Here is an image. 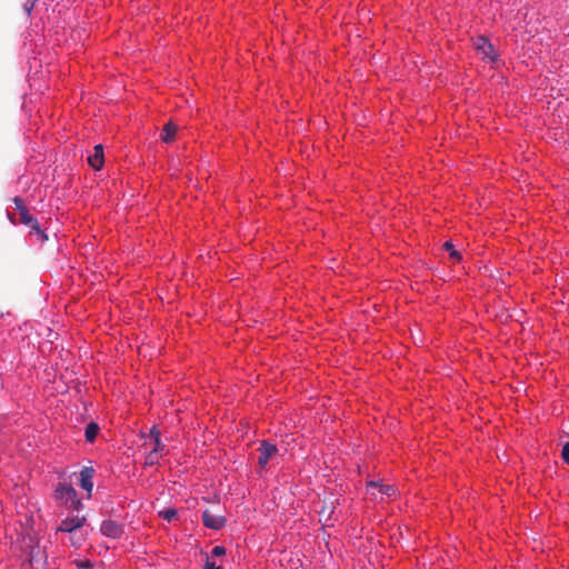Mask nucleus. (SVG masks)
<instances>
[{
	"instance_id": "21",
	"label": "nucleus",
	"mask_w": 569,
	"mask_h": 569,
	"mask_svg": "<svg viewBox=\"0 0 569 569\" xmlns=\"http://www.w3.org/2000/svg\"><path fill=\"white\" fill-rule=\"evenodd\" d=\"M561 457L566 463L569 465V442H566L562 447Z\"/></svg>"
},
{
	"instance_id": "5",
	"label": "nucleus",
	"mask_w": 569,
	"mask_h": 569,
	"mask_svg": "<svg viewBox=\"0 0 569 569\" xmlns=\"http://www.w3.org/2000/svg\"><path fill=\"white\" fill-rule=\"evenodd\" d=\"M337 503L338 500L333 496H330L329 498L322 500V506L319 509L318 513L320 521H322L325 525H328V522H330L333 519Z\"/></svg>"
},
{
	"instance_id": "11",
	"label": "nucleus",
	"mask_w": 569,
	"mask_h": 569,
	"mask_svg": "<svg viewBox=\"0 0 569 569\" xmlns=\"http://www.w3.org/2000/svg\"><path fill=\"white\" fill-rule=\"evenodd\" d=\"M177 130L178 127L172 121L167 122L162 128L161 140L166 143L173 141Z\"/></svg>"
},
{
	"instance_id": "25",
	"label": "nucleus",
	"mask_w": 569,
	"mask_h": 569,
	"mask_svg": "<svg viewBox=\"0 0 569 569\" xmlns=\"http://www.w3.org/2000/svg\"><path fill=\"white\" fill-rule=\"evenodd\" d=\"M204 569H222L221 566H217L214 562L212 561H207L206 566H204Z\"/></svg>"
},
{
	"instance_id": "1",
	"label": "nucleus",
	"mask_w": 569,
	"mask_h": 569,
	"mask_svg": "<svg viewBox=\"0 0 569 569\" xmlns=\"http://www.w3.org/2000/svg\"><path fill=\"white\" fill-rule=\"evenodd\" d=\"M56 499L63 506L80 510L82 508V502L78 498V493L76 489L69 483H59L54 490Z\"/></svg>"
},
{
	"instance_id": "19",
	"label": "nucleus",
	"mask_w": 569,
	"mask_h": 569,
	"mask_svg": "<svg viewBox=\"0 0 569 569\" xmlns=\"http://www.w3.org/2000/svg\"><path fill=\"white\" fill-rule=\"evenodd\" d=\"M13 202L16 204V209L19 211V214H21V212L23 211H28L27 207L24 206L22 199H20L19 197H16L13 199Z\"/></svg>"
},
{
	"instance_id": "24",
	"label": "nucleus",
	"mask_w": 569,
	"mask_h": 569,
	"mask_svg": "<svg viewBox=\"0 0 569 569\" xmlns=\"http://www.w3.org/2000/svg\"><path fill=\"white\" fill-rule=\"evenodd\" d=\"M77 566H78V568H84V569L92 568V563L89 560L79 561V562H77Z\"/></svg>"
},
{
	"instance_id": "22",
	"label": "nucleus",
	"mask_w": 569,
	"mask_h": 569,
	"mask_svg": "<svg viewBox=\"0 0 569 569\" xmlns=\"http://www.w3.org/2000/svg\"><path fill=\"white\" fill-rule=\"evenodd\" d=\"M152 442H153L152 449H158V453L162 455V451L164 449V445L161 442V440L160 439H156Z\"/></svg>"
},
{
	"instance_id": "7",
	"label": "nucleus",
	"mask_w": 569,
	"mask_h": 569,
	"mask_svg": "<svg viewBox=\"0 0 569 569\" xmlns=\"http://www.w3.org/2000/svg\"><path fill=\"white\" fill-rule=\"evenodd\" d=\"M86 522L84 516H71L67 517L61 521V523L58 527V531L68 532L71 533L74 530L81 528Z\"/></svg>"
},
{
	"instance_id": "23",
	"label": "nucleus",
	"mask_w": 569,
	"mask_h": 569,
	"mask_svg": "<svg viewBox=\"0 0 569 569\" xmlns=\"http://www.w3.org/2000/svg\"><path fill=\"white\" fill-rule=\"evenodd\" d=\"M156 439H160V431L156 427H152L150 430V440L153 441Z\"/></svg>"
},
{
	"instance_id": "12",
	"label": "nucleus",
	"mask_w": 569,
	"mask_h": 569,
	"mask_svg": "<svg viewBox=\"0 0 569 569\" xmlns=\"http://www.w3.org/2000/svg\"><path fill=\"white\" fill-rule=\"evenodd\" d=\"M46 556L44 551L37 545L30 547V551L28 553V560L31 565L40 561H44Z\"/></svg>"
},
{
	"instance_id": "13",
	"label": "nucleus",
	"mask_w": 569,
	"mask_h": 569,
	"mask_svg": "<svg viewBox=\"0 0 569 569\" xmlns=\"http://www.w3.org/2000/svg\"><path fill=\"white\" fill-rule=\"evenodd\" d=\"M19 220H20V223L29 227L30 231L33 228H38V223H39L38 220L32 214L29 213V210L21 212Z\"/></svg>"
},
{
	"instance_id": "16",
	"label": "nucleus",
	"mask_w": 569,
	"mask_h": 569,
	"mask_svg": "<svg viewBox=\"0 0 569 569\" xmlns=\"http://www.w3.org/2000/svg\"><path fill=\"white\" fill-rule=\"evenodd\" d=\"M160 457H161V455L158 453V449H151L146 457V465H148V466L157 465Z\"/></svg>"
},
{
	"instance_id": "14",
	"label": "nucleus",
	"mask_w": 569,
	"mask_h": 569,
	"mask_svg": "<svg viewBox=\"0 0 569 569\" xmlns=\"http://www.w3.org/2000/svg\"><path fill=\"white\" fill-rule=\"evenodd\" d=\"M98 431H99V426L97 423L90 422L89 425H87L86 431H84V437H86L87 441L92 442L96 439Z\"/></svg>"
},
{
	"instance_id": "3",
	"label": "nucleus",
	"mask_w": 569,
	"mask_h": 569,
	"mask_svg": "<svg viewBox=\"0 0 569 569\" xmlns=\"http://www.w3.org/2000/svg\"><path fill=\"white\" fill-rule=\"evenodd\" d=\"M368 490H371V496L383 500L385 498H392L397 493V489L391 485H383L379 481H369Z\"/></svg>"
},
{
	"instance_id": "17",
	"label": "nucleus",
	"mask_w": 569,
	"mask_h": 569,
	"mask_svg": "<svg viewBox=\"0 0 569 569\" xmlns=\"http://www.w3.org/2000/svg\"><path fill=\"white\" fill-rule=\"evenodd\" d=\"M30 233L36 237V240L40 243H43L48 240L47 233L40 228V224L38 223V228H33Z\"/></svg>"
},
{
	"instance_id": "9",
	"label": "nucleus",
	"mask_w": 569,
	"mask_h": 569,
	"mask_svg": "<svg viewBox=\"0 0 569 569\" xmlns=\"http://www.w3.org/2000/svg\"><path fill=\"white\" fill-rule=\"evenodd\" d=\"M202 520L206 527L219 530L226 525V519L222 516L213 515L209 510H204L202 513Z\"/></svg>"
},
{
	"instance_id": "2",
	"label": "nucleus",
	"mask_w": 569,
	"mask_h": 569,
	"mask_svg": "<svg viewBox=\"0 0 569 569\" xmlns=\"http://www.w3.org/2000/svg\"><path fill=\"white\" fill-rule=\"evenodd\" d=\"M258 465L260 469H266L267 465L278 456V448L266 440L261 441L258 448Z\"/></svg>"
},
{
	"instance_id": "15",
	"label": "nucleus",
	"mask_w": 569,
	"mask_h": 569,
	"mask_svg": "<svg viewBox=\"0 0 569 569\" xmlns=\"http://www.w3.org/2000/svg\"><path fill=\"white\" fill-rule=\"evenodd\" d=\"M443 249L446 251L449 252V256L451 259L456 260V261H459L461 259V256H460V252L457 251L455 248H453V244L451 241H446L443 243Z\"/></svg>"
},
{
	"instance_id": "6",
	"label": "nucleus",
	"mask_w": 569,
	"mask_h": 569,
	"mask_svg": "<svg viewBox=\"0 0 569 569\" xmlns=\"http://www.w3.org/2000/svg\"><path fill=\"white\" fill-rule=\"evenodd\" d=\"M100 531L106 537L117 539L123 533V526L114 520H103Z\"/></svg>"
},
{
	"instance_id": "10",
	"label": "nucleus",
	"mask_w": 569,
	"mask_h": 569,
	"mask_svg": "<svg viewBox=\"0 0 569 569\" xmlns=\"http://www.w3.org/2000/svg\"><path fill=\"white\" fill-rule=\"evenodd\" d=\"M88 162L94 170H99L102 168L104 162V156L103 148L101 144H97L94 147L93 153L88 157Z\"/></svg>"
},
{
	"instance_id": "20",
	"label": "nucleus",
	"mask_w": 569,
	"mask_h": 569,
	"mask_svg": "<svg viewBox=\"0 0 569 569\" xmlns=\"http://www.w3.org/2000/svg\"><path fill=\"white\" fill-rule=\"evenodd\" d=\"M211 553L214 557H221V556L226 555V548L223 546H216L211 550Z\"/></svg>"
},
{
	"instance_id": "18",
	"label": "nucleus",
	"mask_w": 569,
	"mask_h": 569,
	"mask_svg": "<svg viewBox=\"0 0 569 569\" xmlns=\"http://www.w3.org/2000/svg\"><path fill=\"white\" fill-rule=\"evenodd\" d=\"M160 517L168 521H172L177 518V510L173 508H168L159 512Z\"/></svg>"
},
{
	"instance_id": "8",
	"label": "nucleus",
	"mask_w": 569,
	"mask_h": 569,
	"mask_svg": "<svg viewBox=\"0 0 569 569\" xmlns=\"http://www.w3.org/2000/svg\"><path fill=\"white\" fill-rule=\"evenodd\" d=\"M93 475L94 469L92 467H84L81 469L79 473V486L87 491L88 497H91V492L93 489Z\"/></svg>"
},
{
	"instance_id": "4",
	"label": "nucleus",
	"mask_w": 569,
	"mask_h": 569,
	"mask_svg": "<svg viewBox=\"0 0 569 569\" xmlns=\"http://www.w3.org/2000/svg\"><path fill=\"white\" fill-rule=\"evenodd\" d=\"M473 46H475L477 52L479 54H481L483 59H488V61H490V62H493L497 60L498 54H497L493 46L487 38H485L482 36L478 37L475 40Z\"/></svg>"
}]
</instances>
